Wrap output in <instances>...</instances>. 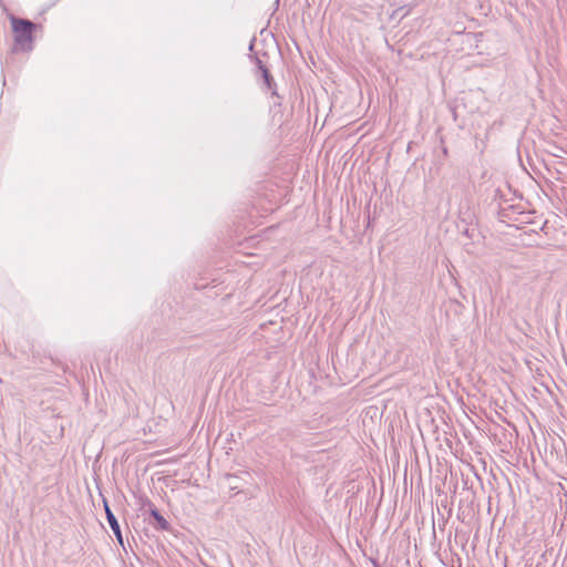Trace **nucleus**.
I'll return each instance as SVG.
<instances>
[{"label":"nucleus","instance_id":"nucleus-4","mask_svg":"<svg viewBox=\"0 0 567 567\" xmlns=\"http://www.w3.org/2000/svg\"><path fill=\"white\" fill-rule=\"evenodd\" d=\"M260 73H261V76L264 79V84L267 86V89L272 91V95H276L277 94V92L275 90L276 83H275V80L271 76L268 68L267 69H262V71H260Z\"/></svg>","mask_w":567,"mask_h":567},{"label":"nucleus","instance_id":"nucleus-8","mask_svg":"<svg viewBox=\"0 0 567 567\" xmlns=\"http://www.w3.org/2000/svg\"><path fill=\"white\" fill-rule=\"evenodd\" d=\"M375 567H379L378 565H375Z\"/></svg>","mask_w":567,"mask_h":567},{"label":"nucleus","instance_id":"nucleus-6","mask_svg":"<svg viewBox=\"0 0 567 567\" xmlns=\"http://www.w3.org/2000/svg\"><path fill=\"white\" fill-rule=\"evenodd\" d=\"M442 152H443V155H444V156H447V155H449L447 147H443Z\"/></svg>","mask_w":567,"mask_h":567},{"label":"nucleus","instance_id":"nucleus-2","mask_svg":"<svg viewBox=\"0 0 567 567\" xmlns=\"http://www.w3.org/2000/svg\"><path fill=\"white\" fill-rule=\"evenodd\" d=\"M104 508H105V515H106V519H107V523L111 527V529L113 530L116 539L123 544V538H122V533H121V527H120V524L115 517V515L113 514V512L111 511L107 502L104 499Z\"/></svg>","mask_w":567,"mask_h":567},{"label":"nucleus","instance_id":"nucleus-5","mask_svg":"<svg viewBox=\"0 0 567 567\" xmlns=\"http://www.w3.org/2000/svg\"><path fill=\"white\" fill-rule=\"evenodd\" d=\"M254 61L259 71H262V69H267V66L262 63V61L258 56H254Z\"/></svg>","mask_w":567,"mask_h":567},{"label":"nucleus","instance_id":"nucleus-3","mask_svg":"<svg viewBox=\"0 0 567 567\" xmlns=\"http://www.w3.org/2000/svg\"><path fill=\"white\" fill-rule=\"evenodd\" d=\"M151 516L154 518L156 523V528L161 530H168L169 523L164 518V516L158 512L156 507H152L150 511Z\"/></svg>","mask_w":567,"mask_h":567},{"label":"nucleus","instance_id":"nucleus-7","mask_svg":"<svg viewBox=\"0 0 567 567\" xmlns=\"http://www.w3.org/2000/svg\"><path fill=\"white\" fill-rule=\"evenodd\" d=\"M403 8H399V10H395L394 11V14L398 13L399 11H402Z\"/></svg>","mask_w":567,"mask_h":567},{"label":"nucleus","instance_id":"nucleus-1","mask_svg":"<svg viewBox=\"0 0 567 567\" xmlns=\"http://www.w3.org/2000/svg\"><path fill=\"white\" fill-rule=\"evenodd\" d=\"M10 22L14 35L16 50L31 51L35 23L14 16L10 17Z\"/></svg>","mask_w":567,"mask_h":567}]
</instances>
